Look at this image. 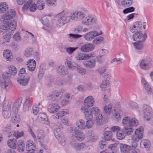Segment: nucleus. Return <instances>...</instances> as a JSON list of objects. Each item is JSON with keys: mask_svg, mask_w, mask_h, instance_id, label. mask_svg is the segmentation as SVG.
I'll return each mask as SVG.
<instances>
[{"mask_svg": "<svg viewBox=\"0 0 153 153\" xmlns=\"http://www.w3.org/2000/svg\"><path fill=\"white\" fill-rule=\"evenodd\" d=\"M8 68V72H4L3 74L2 77H0L1 90L4 92H7L11 86L10 77L8 75L10 74L15 75L17 71L16 68L12 65H9Z\"/></svg>", "mask_w": 153, "mask_h": 153, "instance_id": "f257e3e1", "label": "nucleus"}, {"mask_svg": "<svg viewBox=\"0 0 153 153\" xmlns=\"http://www.w3.org/2000/svg\"><path fill=\"white\" fill-rule=\"evenodd\" d=\"M16 15V12L13 10H10L7 13L1 16V18L3 20V22L0 25V27L4 25H6L7 27L15 29L16 27V22L14 20L10 21L7 20H10L13 18Z\"/></svg>", "mask_w": 153, "mask_h": 153, "instance_id": "f03ea898", "label": "nucleus"}, {"mask_svg": "<svg viewBox=\"0 0 153 153\" xmlns=\"http://www.w3.org/2000/svg\"><path fill=\"white\" fill-rule=\"evenodd\" d=\"M1 27H0V28L3 30L4 33H5L6 34L3 36L0 44L2 45H6L10 42L11 35L13 34V31L15 29L8 28L6 25H3Z\"/></svg>", "mask_w": 153, "mask_h": 153, "instance_id": "7ed1b4c3", "label": "nucleus"}, {"mask_svg": "<svg viewBox=\"0 0 153 153\" xmlns=\"http://www.w3.org/2000/svg\"><path fill=\"white\" fill-rule=\"evenodd\" d=\"M55 18L57 20V24L59 26L64 25L68 22L70 20V17L68 14L64 12L59 13L55 16Z\"/></svg>", "mask_w": 153, "mask_h": 153, "instance_id": "20e7f679", "label": "nucleus"}, {"mask_svg": "<svg viewBox=\"0 0 153 153\" xmlns=\"http://www.w3.org/2000/svg\"><path fill=\"white\" fill-rule=\"evenodd\" d=\"M152 62L149 58H144L140 61L139 65L140 68L143 70H147L152 67Z\"/></svg>", "mask_w": 153, "mask_h": 153, "instance_id": "39448f33", "label": "nucleus"}, {"mask_svg": "<svg viewBox=\"0 0 153 153\" xmlns=\"http://www.w3.org/2000/svg\"><path fill=\"white\" fill-rule=\"evenodd\" d=\"M138 124V120L135 118H131L128 117H126L122 120V124L124 127L130 126H136Z\"/></svg>", "mask_w": 153, "mask_h": 153, "instance_id": "423d86ee", "label": "nucleus"}, {"mask_svg": "<svg viewBox=\"0 0 153 153\" xmlns=\"http://www.w3.org/2000/svg\"><path fill=\"white\" fill-rule=\"evenodd\" d=\"M143 129L142 127L136 129L131 137V140L133 141L138 142L142 139L143 136Z\"/></svg>", "mask_w": 153, "mask_h": 153, "instance_id": "0eeeda50", "label": "nucleus"}, {"mask_svg": "<svg viewBox=\"0 0 153 153\" xmlns=\"http://www.w3.org/2000/svg\"><path fill=\"white\" fill-rule=\"evenodd\" d=\"M95 54L93 53H90L88 54L78 53L75 56V58L77 60H87L91 58L95 57Z\"/></svg>", "mask_w": 153, "mask_h": 153, "instance_id": "6e6552de", "label": "nucleus"}, {"mask_svg": "<svg viewBox=\"0 0 153 153\" xmlns=\"http://www.w3.org/2000/svg\"><path fill=\"white\" fill-rule=\"evenodd\" d=\"M147 37L146 34L141 31L134 33L133 36V39L136 42L145 41Z\"/></svg>", "mask_w": 153, "mask_h": 153, "instance_id": "1a4fd4ad", "label": "nucleus"}, {"mask_svg": "<svg viewBox=\"0 0 153 153\" xmlns=\"http://www.w3.org/2000/svg\"><path fill=\"white\" fill-rule=\"evenodd\" d=\"M102 31H100L99 33L96 30L91 31L87 33L84 36V38L87 41H91L93 40L94 38L99 35L102 34Z\"/></svg>", "mask_w": 153, "mask_h": 153, "instance_id": "9d476101", "label": "nucleus"}, {"mask_svg": "<svg viewBox=\"0 0 153 153\" xmlns=\"http://www.w3.org/2000/svg\"><path fill=\"white\" fill-rule=\"evenodd\" d=\"M143 27L144 28V27L141 22H136L134 23L132 27H131V30L134 33L140 32V30L142 29Z\"/></svg>", "mask_w": 153, "mask_h": 153, "instance_id": "9b49d317", "label": "nucleus"}, {"mask_svg": "<svg viewBox=\"0 0 153 153\" xmlns=\"http://www.w3.org/2000/svg\"><path fill=\"white\" fill-rule=\"evenodd\" d=\"M143 111L144 112V118L145 120L148 121L150 118V115L152 116L153 114V112L151 111V109L150 107L146 105V107H144L143 109Z\"/></svg>", "mask_w": 153, "mask_h": 153, "instance_id": "f8f14e48", "label": "nucleus"}, {"mask_svg": "<svg viewBox=\"0 0 153 153\" xmlns=\"http://www.w3.org/2000/svg\"><path fill=\"white\" fill-rule=\"evenodd\" d=\"M74 136H72L73 139L74 137L77 140L79 141H82L85 138V135L84 133L79 131L77 128H75L74 129Z\"/></svg>", "mask_w": 153, "mask_h": 153, "instance_id": "ddd939ff", "label": "nucleus"}, {"mask_svg": "<svg viewBox=\"0 0 153 153\" xmlns=\"http://www.w3.org/2000/svg\"><path fill=\"white\" fill-rule=\"evenodd\" d=\"M63 96L62 92H53L48 96L50 99L52 100H58L60 99Z\"/></svg>", "mask_w": 153, "mask_h": 153, "instance_id": "4468645a", "label": "nucleus"}, {"mask_svg": "<svg viewBox=\"0 0 153 153\" xmlns=\"http://www.w3.org/2000/svg\"><path fill=\"white\" fill-rule=\"evenodd\" d=\"M60 108V106L56 103L49 104L48 106V110L50 113H54L57 112Z\"/></svg>", "mask_w": 153, "mask_h": 153, "instance_id": "2eb2a0df", "label": "nucleus"}, {"mask_svg": "<svg viewBox=\"0 0 153 153\" xmlns=\"http://www.w3.org/2000/svg\"><path fill=\"white\" fill-rule=\"evenodd\" d=\"M81 110L84 111L85 118L87 120L93 119L94 115L90 108H87L82 107Z\"/></svg>", "mask_w": 153, "mask_h": 153, "instance_id": "dca6fc26", "label": "nucleus"}, {"mask_svg": "<svg viewBox=\"0 0 153 153\" xmlns=\"http://www.w3.org/2000/svg\"><path fill=\"white\" fill-rule=\"evenodd\" d=\"M90 60H87L84 62L83 64L84 66L86 67L90 68H93L96 65V61L95 58H93Z\"/></svg>", "mask_w": 153, "mask_h": 153, "instance_id": "f3484780", "label": "nucleus"}, {"mask_svg": "<svg viewBox=\"0 0 153 153\" xmlns=\"http://www.w3.org/2000/svg\"><path fill=\"white\" fill-rule=\"evenodd\" d=\"M94 103V98L91 96H89L86 98L84 102V105L88 107L93 106Z\"/></svg>", "mask_w": 153, "mask_h": 153, "instance_id": "a211bd4d", "label": "nucleus"}, {"mask_svg": "<svg viewBox=\"0 0 153 153\" xmlns=\"http://www.w3.org/2000/svg\"><path fill=\"white\" fill-rule=\"evenodd\" d=\"M95 46L92 44L88 43L84 45L80 48L81 50L83 52H87L92 51Z\"/></svg>", "mask_w": 153, "mask_h": 153, "instance_id": "6ab92c4d", "label": "nucleus"}, {"mask_svg": "<svg viewBox=\"0 0 153 153\" xmlns=\"http://www.w3.org/2000/svg\"><path fill=\"white\" fill-rule=\"evenodd\" d=\"M24 77L19 76L17 78L18 82L21 85L25 86L27 85L29 80V77L28 76L25 78Z\"/></svg>", "mask_w": 153, "mask_h": 153, "instance_id": "aec40b11", "label": "nucleus"}, {"mask_svg": "<svg viewBox=\"0 0 153 153\" xmlns=\"http://www.w3.org/2000/svg\"><path fill=\"white\" fill-rule=\"evenodd\" d=\"M150 141L147 139H144L142 140L140 143V146L143 149H145L147 150L149 149L151 146Z\"/></svg>", "mask_w": 153, "mask_h": 153, "instance_id": "412c9836", "label": "nucleus"}, {"mask_svg": "<svg viewBox=\"0 0 153 153\" xmlns=\"http://www.w3.org/2000/svg\"><path fill=\"white\" fill-rule=\"evenodd\" d=\"M36 149L35 143L32 141L29 140L27 142L26 149L27 151L30 152L34 151Z\"/></svg>", "mask_w": 153, "mask_h": 153, "instance_id": "4be33fe9", "label": "nucleus"}, {"mask_svg": "<svg viewBox=\"0 0 153 153\" xmlns=\"http://www.w3.org/2000/svg\"><path fill=\"white\" fill-rule=\"evenodd\" d=\"M27 65L28 70L30 71H33L35 68L36 62L33 59H30L27 62Z\"/></svg>", "mask_w": 153, "mask_h": 153, "instance_id": "5701e85b", "label": "nucleus"}, {"mask_svg": "<svg viewBox=\"0 0 153 153\" xmlns=\"http://www.w3.org/2000/svg\"><path fill=\"white\" fill-rule=\"evenodd\" d=\"M4 57L7 61H11L13 59L12 53L10 51L6 50L3 52Z\"/></svg>", "mask_w": 153, "mask_h": 153, "instance_id": "b1692460", "label": "nucleus"}, {"mask_svg": "<svg viewBox=\"0 0 153 153\" xmlns=\"http://www.w3.org/2000/svg\"><path fill=\"white\" fill-rule=\"evenodd\" d=\"M112 108V105L111 102L105 105L103 108L105 114L106 115L110 114L111 112Z\"/></svg>", "mask_w": 153, "mask_h": 153, "instance_id": "393cba45", "label": "nucleus"}, {"mask_svg": "<svg viewBox=\"0 0 153 153\" xmlns=\"http://www.w3.org/2000/svg\"><path fill=\"white\" fill-rule=\"evenodd\" d=\"M86 137L89 142H93L97 139V137L95 136L93 132L90 131H88L86 134Z\"/></svg>", "mask_w": 153, "mask_h": 153, "instance_id": "a878e982", "label": "nucleus"}, {"mask_svg": "<svg viewBox=\"0 0 153 153\" xmlns=\"http://www.w3.org/2000/svg\"><path fill=\"white\" fill-rule=\"evenodd\" d=\"M144 41L136 42L133 43V45L136 50H142L144 48Z\"/></svg>", "mask_w": 153, "mask_h": 153, "instance_id": "bb28decb", "label": "nucleus"}, {"mask_svg": "<svg viewBox=\"0 0 153 153\" xmlns=\"http://www.w3.org/2000/svg\"><path fill=\"white\" fill-rule=\"evenodd\" d=\"M8 9L7 4L5 2H2L0 4V13H3L6 12Z\"/></svg>", "mask_w": 153, "mask_h": 153, "instance_id": "cd10ccee", "label": "nucleus"}, {"mask_svg": "<svg viewBox=\"0 0 153 153\" xmlns=\"http://www.w3.org/2000/svg\"><path fill=\"white\" fill-rule=\"evenodd\" d=\"M71 145L77 150L82 149L84 146V145L83 143H78L74 141L71 142Z\"/></svg>", "mask_w": 153, "mask_h": 153, "instance_id": "c85d7f7f", "label": "nucleus"}, {"mask_svg": "<svg viewBox=\"0 0 153 153\" xmlns=\"http://www.w3.org/2000/svg\"><path fill=\"white\" fill-rule=\"evenodd\" d=\"M133 126H129L124 127L123 131L126 135H130L133 132L134 129L132 128Z\"/></svg>", "mask_w": 153, "mask_h": 153, "instance_id": "c756f323", "label": "nucleus"}, {"mask_svg": "<svg viewBox=\"0 0 153 153\" xmlns=\"http://www.w3.org/2000/svg\"><path fill=\"white\" fill-rule=\"evenodd\" d=\"M121 151L123 153H125L127 151L130 150V146L124 144H121L120 145Z\"/></svg>", "mask_w": 153, "mask_h": 153, "instance_id": "7c9ffc66", "label": "nucleus"}, {"mask_svg": "<svg viewBox=\"0 0 153 153\" xmlns=\"http://www.w3.org/2000/svg\"><path fill=\"white\" fill-rule=\"evenodd\" d=\"M18 150L19 152H23L25 149L24 141L22 140H19L17 143Z\"/></svg>", "mask_w": 153, "mask_h": 153, "instance_id": "2f4dec72", "label": "nucleus"}, {"mask_svg": "<svg viewBox=\"0 0 153 153\" xmlns=\"http://www.w3.org/2000/svg\"><path fill=\"white\" fill-rule=\"evenodd\" d=\"M104 137L105 140H111L112 141H114V140L113 139V134L111 131H105L104 133Z\"/></svg>", "mask_w": 153, "mask_h": 153, "instance_id": "473e14b6", "label": "nucleus"}, {"mask_svg": "<svg viewBox=\"0 0 153 153\" xmlns=\"http://www.w3.org/2000/svg\"><path fill=\"white\" fill-rule=\"evenodd\" d=\"M125 136L126 134L123 131V129L117 131L116 134V136L118 139L122 140L125 138Z\"/></svg>", "mask_w": 153, "mask_h": 153, "instance_id": "72a5a7b5", "label": "nucleus"}, {"mask_svg": "<svg viewBox=\"0 0 153 153\" xmlns=\"http://www.w3.org/2000/svg\"><path fill=\"white\" fill-rule=\"evenodd\" d=\"M16 140L15 139H10L8 140L7 144L8 146L10 148L15 149L16 148Z\"/></svg>", "mask_w": 153, "mask_h": 153, "instance_id": "f704fd0d", "label": "nucleus"}, {"mask_svg": "<svg viewBox=\"0 0 153 153\" xmlns=\"http://www.w3.org/2000/svg\"><path fill=\"white\" fill-rule=\"evenodd\" d=\"M38 117L40 119L41 121H44L45 120H46V121L44 122V123L47 125L48 124V122L47 121V117L45 114L43 113H39Z\"/></svg>", "mask_w": 153, "mask_h": 153, "instance_id": "c9c22d12", "label": "nucleus"}, {"mask_svg": "<svg viewBox=\"0 0 153 153\" xmlns=\"http://www.w3.org/2000/svg\"><path fill=\"white\" fill-rule=\"evenodd\" d=\"M58 72L62 75L67 74L68 73L67 69L65 67H59L57 70Z\"/></svg>", "mask_w": 153, "mask_h": 153, "instance_id": "e433bc0d", "label": "nucleus"}, {"mask_svg": "<svg viewBox=\"0 0 153 153\" xmlns=\"http://www.w3.org/2000/svg\"><path fill=\"white\" fill-rule=\"evenodd\" d=\"M91 16H85V18L82 21V24L87 25H91Z\"/></svg>", "mask_w": 153, "mask_h": 153, "instance_id": "4c0bfd02", "label": "nucleus"}, {"mask_svg": "<svg viewBox=\"0 0 153 153\" xmlns=\"http://www.w3.org/2000/svg\"><path fill=\"white\" fill-rule=\"evenodd\" d=\"M110 84V82L108 80H104L101 84L100 87L102 88H108Z\"/></svg>", "mask_w": 153, "mask_h": 153, "instance_id": "58836bf2", "label": "nucleus"}, {"mask_svg": "<svg viewBox=\"0 0 153 153\" xmlns=\"http://www.w3.org/2000/svg\"><path fill=\"white\" fill-rule=\"evenodd\" d=\"M10 133L11 134H13L14 136L16 138H18L24 135V132L23 131H21V132H19L18 131H12L10 132Z\"/></svg>", "mask_w": 153, "mask_h": 153, "instance_id": "ea45409f", "label": "nucleus"}, {"mask_svg": "<svg viewBox=\"0 0 153 153\" xmlns=\"http://www.w3.org/2000/svg\"><path fill=\"white\" fill-rule=\"evenodd\" d=\"M45 2L41 0H38L37 2V8L39 10H41L44 8V6H45Z\"/></svg>", "mask_w": 153, "mask_h": 153, "instance_id": "a19ab883", "label": "nucleus"}, {"mask_svg": "<svg viewBox=\"0 0 153 153\" xmlns=\"http://www.w3.org/2000/svg\"><path fill=\"white\" fill-rule=\"evenodd\" d=\"M76 125L77 126L81 129H84L86 127L85 124V122L82 120H79L77 122Z\"/></svg>", "mask_w": 153, "mask_h": 153, "instance_id": "79ce46f5", "label": "nucleus"}, {"mask_svg": "<svg viewBox=\"0 0 153 153\" xmlns=\"http://www.w3.org/2000/svg\"><path fill=\"white\" fill-rule=\"evenodd\" d=\"M90 109L94 116H95L100 114V110L97 107H94L91 108Z\"/></svg>", "mask_w": 153, "mask_h": 153, "instance_id": "37998d69", "label": "nucleus"}, {"mask_svg": "<svg viewBox=\"0 0 153 153\" xmlns=\"http://www.w3.org/2000/svg\"><path fill=\"white\" fill-rule=\"evenodd\" d=\"M33 50L30 48H27L25 51V55L27 57H30L33 55Z\"/></svg>", "mask_w": 153, "mask_h": 153, "instance_id": "c03bdc74", "label": "nucleus"}, {"mask_svg": "<svg viewBox=\"0 0 153 153\" xmlns=\"http://www.w3.org/2000/svg\"><path fill=\"white\" fill-rule=\"evenodd\" d=\"M104 39L103 37L100 36L93 40V43L95 45L100 44L103 42Z\"/></svg>", "mask_w": 153, "mask_h": 153, "instance_id": "a18cd8bd", "label": "nucleus"}, {"mask_svg": "<svg viewBox=\"0 0 153 153\" xmlns=\"http://www.w3.org/2000/svg\"><path fill=\"white\" fill-rule=\"evenodd\" d=\"M30 103V98L28 97L26 98L24 104V111H26L28 109Z\"/></svg>", "mask_w": 153, "mask_h": 153, "instance_id": "49530a36", "label": "nucleus"}, {"mask_svg": "<svg viewBox=\"0 0 153 153\" xmlns=\"http://www.w3.org/2000/svg\"><path fill=\"white\" fill-rule=\"evenodd\" d=\"M107 68L105 66H101L99 68L97 71L100 75H102L105 72Z\"/></svg>", "mask_w": 153, "mask_h": 153, "instance_id": "de8ad7c7", "label": "nucleus"}, {"mask_svg": "<svg viewBox=\"0 0 153 153\" xmlns=\"http://www.w3.org/2000/svg\"><path fill=\"white\" fill-rule=\"evenodd\" d=\"M132 3L131 0H123L121 2L122 4L124 7H128Z\"/></svg>", "mask_w": 153, "mask_h": 153, "instance_id": "09e8293b", "label": "nucleus"}, {"mask_svg": "<svg viewBox=\"0 0 153 153\" xmlns=\"http://www.w3.org/2000/svg\"><path fill=\"white\" fill-rule=\"evenodd\" d=\"M95 116H96L95 121L98 124L100 125L102 122V114H100Z\"/></svg>", "mask_w": 153, "mask_h": 153, "instance_id": "8fccbe9b", "label": "nucleus"}, {"mask_svg": "<svg viewBox=\"0 0 153 153\" xmlns=\"http://www.w3.org/2000/svg\"><path fill=\"white\" fill-rule=\"evenodd\" d=\"M68 112V111L67 110H65V111L64 110H61L57 113L58 117L56 116L55 117L57 119H58L59 117H61L66 114Z\"/></svg>", "mask_w": 153, "mask_h": 153, "instance_id": "3c124183", "label": "nucleus"}, {"mask_svg": "<svg viewBox=\"0 0 153 153\" xmlns=\"http://www.w3.org/2000/svg\"><path fill=\"white\" fill-rule=\"evenodd\" d=\"M87 121L86 122L85 126L88 128H91L93 125L94 124V121L93 119L87 120Z\"/></svg>", "mask_w": 153, "mask_h": 153, "instance_id": "603ef678", "label": "nucleus"}, {"mask_svg": "<svg viewBox=\"0 0 153 153\" xmlns=\"http://www.w3.org/2000/svg\"><path fill=\"white\" fill-rule=\"evenodd\" d=\"M32 1L31 0H28L27 3L24 4L23 7V11H25L26 10H27L28 8L30 7V5L32 4Z\"/></svg>", "mask_w": 153, "mask_h": 153, "instance_id": "864d4df0", "label": "nucleus"}, {"mask_svg": "<svg viewBox=\"0 0 153 153\" xmlns=\"http://www.w3.org/2000/svg\"><path fill=\"white\" fill-rule=\"evenodd\" d=\"M78 11H75L71 13V18L73 20H78Z\"/></svg>", "mask_w": 153, "mask_h": 153, "instance_id": "5fc2aeb1", "label": "nucleus"}, {"mask_svg": "<svg viewBox=\"0 0 153 153\" xmlns=\"http://www.w3.org/2000/svg\"><path fill=\"white\" fill-rule=\"evenodd\" d=\"M76 68L77 69V72H78L81 74L83 75L85 74V71L83 68L79 66H77L75 68V69Z\"/></svg>", "mask_w": 153, "mask_h": 153, "instance_id": "6e6d98bb", "label": "nucleus"}, {"mask_svg": "<svg viewBox=\"0 0 153 153\" xmlns=\"http://www.w3.org/2000/svg\"><path fill=\"white\" fill-rule=\"evenodd\" d=\"M21 105V102L20 101H18L15 102L13 107V108L14 110H17L20 108Z\"/></svg>", "mask_w": 153, "mask_h": 153, "instance_id": "4d7b16f0", "label": "nucleus"}, {"mask_svg": "<svg viewBox=\"0 0 153 153\" xmlns=\"http://www.w3.org/2000/svg\"><path fill=\"white\" fill-rule=\"evenodd\" d=\"M97 62L99 63H102L105 60V59L102 56L98 55L97 56L95 59Z\"/></svg>", "mask_w": 153, "mask_h": 153, "instance_id": "13d9d810", "label": "nucleus"}, {"mask_svg": "<svg viewBox=\"0 0 153 153\" xmlns=\"http://www.w3.org/2000/svg\"><path fill=\"white\" fill-rule=\"evenodd\" d=\"M85 17V15L84 13L81 11H78V19H80L82 21Z\"/></svg>", "mask_w": 153, "mask_h": 153, "instance_id": "bf43d9fd", "label": "nucleus"}, {"mask_svg": "<svg viewBox=\"0 0 153 153\" xmlns=\"http://www.w3.org/2000/svg\"><path fill=\"white\" fill-rule=\"evenodd\" d=\"M134 10V8L132 7H131L124 10H123V13L124 14H126L128 13L133 12Z\"/></svg>", "mask_w": 153, "mask_h": 153, "instance_id": "052dcab7", "label": "nucleus"}, {"mask_svg": "<svg viewBox=\"0 0 153 153\" xmlns=\"http://www.w3.org/2000/svg\"><path fill=\"white\" fill-rule=\"evenodd\" d=\"M78 48H66V51L69 54L72 53L74 51L76 50Z\"/></svg>", "mask_w": 153, "mask_h": 153, "instance_id": "680f3d73", "label": "nucleus"}, {"mask_svg": "<svg viewBox=\"0 0 153 153\" xmlns=\"http://www.w3.org/2000/svg\"><path fill=\"white\" fill-rule=\"evenodd\" d=\"M21 119L19 116L16 115L14 118H13V122L14 123H16L20 122Z\"/></svg>", "mask_w": 153, "mask_h": 153, "instance_id": "e2e57ef3", "label": "nucleus"}, {"mask_svg": "<svg viewBox=\"0 0 153 153\" xmlns=\"http://www.w3.org/2000/svg\"><path fill=\"white\" fill-rule=\"evenodd\" d=\"M102 75V77L105 79H110L111 76V73L109 72H105Z\"/></svg>", "mask_w": 153, "mask_h": 153, "instance_id": "0e129e2a", "label": "nucleus"}, {"mask_svg": "<svg viewBox=\"0 0 153 153\" xmlns=\"http://www.w3.org/2000/svg\"><path fill=\"white\" fill-rule=\"evenodd\" d=\"M137 142L133 141L130 146V150H133L136 149L137 146Z\"/></svg>", "mask_w": 153, "mask_h": 153, "instance_id": "69168bd1", "label": "nucleus"}, {"mask_svg": "<svg viewBox=\"0 0 153 153\" xmlns=\"http://www.w3.org/2000/svg\"><path fill=\"white\" fill-rule=\"evenodd\" d=\"M108 53V51L105 49H101L99 51V53L101 55L100 56H103L105 53Z\"/></svg>", "mask_w": 153, "mask_h": 153, "instance_id": "338daca9", "label": "nucleus"}, {"mask_svg": "<svg viewBox=\"0 0 153 153\" xmlns=\"http://www.w3.org/2000/svg\"><path fill=\"white\" fill-rule=\"evenodd\" d=\"M144 87L146 91L148 92L149 94H151L152 93L151 88L148 84L144 86Z\"/></svg>", "mask_w": 153, "mask_h": 153, "instance_id": "774afa93", "label": "nucleus"}]
</instances>
